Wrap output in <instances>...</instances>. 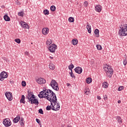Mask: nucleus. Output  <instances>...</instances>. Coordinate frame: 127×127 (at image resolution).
<instances>
[{"mask_svg":"<svg viewBox=\"0 0 127 127\" xmlns=\"http://www.w3.org/2000/svg\"><path fill=\"white\" fill-rule=\"evenodd\" d=\"M103 68L105 71H106V73L108 77H109V78H112L114 72L113 68H112L110 65H108L107 64L104 66Z\"/></svg>","mask_w":127,"mask_h":127,"instance_id":"1","label":"nucleus"},{"mask_svg":"<svg viewBox=\"0 0 127 127\" xmlns=\"http://www.w3.org/2000/svg\"><path fill=\"white\" fill-rule=\"evenodd\" d=\"M120 36H127V24H125L124 27L121 28L119 31Z\"/></svg>","mask_w":127,"mask_h":127,"instance_id":"2","label":"nucleus"},{"mask_svg":"<svg viewBox=\"0 0 127 127\" xmlns=\"http://www.w3.org/2000/svg\"><path fill=\"white\" fill-rule=\"evenodd\" d=\"M47 100L49 101L51 103H54L55 106H56L57 104V97H56V94H51L47 97Z\"/></svg>","mask_w":127,"mask_h":127,"instance_id":"3","label":"nucleus"},{"mask_svg":"<svg viewBox=\"0 0 127 127\" xmlns=\"http://www.w3.org/2000/svg\"><path fill=\"white\" fill-rule=\"evenodd\" d=\"M51 87L55 91H59V86L56 80L53 79L51 82Z\"/></svg>","mask_w":127,"mask_h":127,"instance_id":"4","label":"nucleus"},{"mask_svg":"<svg viewBox=\"0 0 127 127\" xmlns=\"http://www.w3.org/2000/svg\"><path fill=\"white\" fill-rule=\"evenodd\" d=\"M3 124L5 127H9L11 126V121L9 119L6 118L3 120Z\"/></svg>","mask_w":127,"mask_h":127,"instance_id":"5","label":"nucleus"},{"mask_svg":"<svg viewBox=\"0 0 127 127\" xmlns=\"http://www.w3.org/2000/svg\"><path fill=\"white\" fill-rule=\"evenodd\" d=\"M48 89H47L45 88H44L43 89V91L40 92L39 94H38V97L40 98V99H43V98H46V96H42V94H44V93H46L48 91Z\"/></svg>","mask_w":127,"mask_h":127,"instance_id":"6","label":"nucleus"},{"mask_svg":"<svg viewBox=\"0 0 127 127\" xmlns=\"http://www.w3.org/2000/svg\"><path fill=\"white\" fill-rule=\"evenodd\" d=\"M5 78H7V73H6V72L3 71H2L0 73V80L3 81Z\"/></svg>","mask_w":127,"mask_h":127,"instance_id":"7","label":"nucleus"},{"mask_svg":"<svg viewBox=\"0 0 127 127\" xmlns=\"http://www.w3.org/2000/svg\"><path fill=\"white\" fill-rule=\"evenodd\" d=\"M5 96L8 101H12V93L11 92H6L5 93Z\"/></svg>","mask_w":127,"mask_h":127,"instance_id":"8","label":"nucleus"},{"mask_svg":"<svg viewBox=\"0 0 127 127\" xmlns=\"http://www.w3.org/2000/svg\"><path fill=\"white\" fill-rule=\"evenodd\" d=\"M57 105H58V107L57 108V109H55V106H56ZM56 105H55V104H54V105H53V103H52V102H51V107L52 106V110L53 111H59V110H60V105H59V103H58L57 102V103H56Z\"/></svg>","mask_w":127,"mask_h":127,"instance_id":"9","label":"nucleus"},{"mask_svg":"<svg viewBox=\"0 0 127 127\" xmlns=\"http://www.w3.org/2000/svg\"><path fill=\"white\" fill-rule=\"evenodd\" d=\"M74 71L75 73H77V74H82L83 69L81 67L77 66L74 68Z\"/></svg>","mask_w":127,"mask_h":127,"instance_id":"10","label":"nucleus"},{"mask_svg":"<svg viewBox=\"0 0 127 127\" xmlns=\"http://www.w3.org/2000/svg\"><path fill=\"white\" fill-rule=\"evenodd\" d=\"M21 24V27L23 28L28 29H29V25L27 24L26 22H24L23 21H21L20 23Z\"/></svg>","mask_w":127,"mask_h":127,"instance_id":"11","label":"nucleus"},{"mask_svg":"<svg viewBox=\"0 0 127 127\" xmlns=\"http://www.w3.org/2000/svg\"><path fill=\"white\" fill-rule=\"evenodd\" d=\"M37 82L40 85H43V84H45V83H46V80L44 78H40L37 79Z\"/></svg>","mask_w":127,"mask_h":127,"instance_id":"12","label":"nucleus"},{"mask_svg":"<svg viewBox=\"0 0 127 127\" xmlns=\"http://www.w3.org/2000/svg\"><path fill=\"white\" fill-rule=\"evenodd\" d=\"M49 32V29L48 28H43L42 29V33L44 35H47Z\"/></svg>","mask_w":127,"mask_h":127,"instance_id":"13","label":"nucleus"},{"mask_svg":"<svg viewBox=\"0 0 127 127\" xmlns=\"http://www.w3.org/2000/svg\"><path fill=\"white\" fill-rule=\"evenodd\" d=\"M36 97H35V95H32V96L29 97V98H27V100H28L27 102L29 103H30V104H32V101L33 102L34 99H35Z\"/></svg>","mask_w":127,"mask_h":127,"instance_id":"14","label":"nucleus"},{"mask_svg":"<svg viewBox=\"0 0 127 127\" xmlns=\"http://www.w3.org/2000/svg\"><path fill=\"white\" fill-rule=\"evenodd\" d=\"M95 9L97 12H101V11H102V6L100 5H97L95 7Z\"/></svg>","mask_w":127,"mask_h":127,"instance_id":"15","label":"nucleus"},{"mask_svg":"<svg viewBox=\"0 0 127 127\" xmlns=\"http://www.w3.org/2000/svg\"><path fill=\"white\" fill-rule=\"evenodd\" d=\"M20 120V116L18 115V116H17L16 117H15L13 120V123H14V124H17V123H18V122H19Z\"/></svg>","mask_w":127,"mask_h":127,"instance_id":"16","label":"nucleus"},{"mask_svg":"<svg viewBox=\"0 0 127 127\" xmlns=\"http://www.w3.org/2000/svg\"><path fill=\"white\" fill-rule=\"evenodd\" d=\"M32 95H34L33 94V92H31L30 90H28V95L26 96V99H29Z\"/></svg>","mask_w":127,"mask_h":127,"instance_id":"17","label":"nucleus"},{"mask_svg":"<svg viewBox=\"0 0 127 127\" xmlns=\"http://www.w3.org/2000/svg\"><path fill=\"white\" fill-rule=\"evenodd\" d=\"M100 33V31L98 29H96L94 30V34L96 35V37L98 38L100 37V35L99 34Z\"/></svg>","mask_w":127,"mask_h":127,"instance_id":"18","label":"nucleus"},{"mask_svg":"<svg viewBox=\"0 0 127 127\" xmlns=\"http://www.w3.org/2000/svg\"><path fill=\"white\" fill-rule=\"evenodd\" d=\"M20 102L22 104H25V96H24V95H22Z\"/></svg>","mask_w":127,"mask_h":127,"instance_id":"19","label":"nucleus"},{"mask_svg":"<svg viewBox=\"0 0 127 127\" xmlns=\"http://www.w3.org/2000/svg\"><path fill=\"white\" fill-rule=\"evenodd\" d=\"M116 121H117L118 123L120 124H123V121L122 120V118L120 116L116 117Z\"/></svg>","mask_w":127,"mask_h":127,"instance_id":"20","label":"nucleus"},{"mask_svg":"<svg viewBox=\"0 0 127 127\" xmlns=\"http://www.w3.org/2000/svg\"><path fill=\"white\" fill-rule=\"evenodd\" d=\"M86 28L87 29V31L88 32V33H91V32H92V30L91 28V25H90V24L87 23V26L86 27Z\"/></svg>","mask_w":127,"mask_h":127,"instance_id":"21","label":"nucleus"},{"mask_svg":"<svg viewBox=\"0 0 127 127\" xmlns=\"http://www.w3.org/2000/svg\"><path fill=\"white\" fill-rule=\"evenodd\" d=\"M71 44L73 45H77V44H78V39H73V40H72Z\"/></svg>","mask_w":127,"mask_h":127,"instance_id":"22","label":"nucleus"},{"mask_svg":"<svg viewBox=\"0 0 127 127\" xmlns=\"http://www.w3.org/2000/svg\"><path fill=\"white\" fill-rule=\"evenodd\" d=\"M32 104L39 105V102H38V100H37V99L36 98L33 101H32Z\"/></svg>","mask_w":127,"mask_h":127,"instance_id":"23","label":"nucleus"},{"mask_svg":"<svg viewBox=\"0 0 127 127\" xmlns=\"http://www.w3.org/2000/svg\"><path fill=\"white\" fill-rule=\"evenodd\" d=\"M3 18L5 21H10V18L7 15H4Z\"/></svg>","mask_w":127,"mask_h":127,"instance_id":"24","label":"nucleus"},{"mask_svg":"<svg viewBox=\"0 0 127 127\" xmlns=\"http://www.w3.org/2000/svg\"><path fill=\"white\" fill-rule=\"evenodd\" d=\"M19 123L21 126H24V119L23 118H20Z\"/></svg>","mask_w":127,"mask_h":127,"instance_id":"25","label":"nucleus"},{"mask_svg":"<svg viewBox=\"0 0 127 127\" xmlns=\"http://www.w3.org/2000/svg\"><path fill=\"white\" fill-rule=\"evenodd\" d=\"M92 81H93V80L92 79V78H91V77H88L86 80V83L87 84H91V83H92Z\"/></svg>","mask_w":127,"mask_h":127,"instance_id":"26","label":"nucleus"},{"mask_svg":"<svg viewBox=\"0 0 127 127\" xmlns=\"http://www.w3.org/2000/svg\"><path fill=\"white\" fill-rule=\"evenodd\" d=\"M49 51H50L51 52H52V53H54V52H55V49H54L53 48H52L51 46L49 47Z\"/></svg>","mask_w":127,"mask_h":127,"instance_id":"27","label":"nucleus"},{"mask_svg":"<svg viewBox=\"0 0 127 127\" xmlns=\"http://www.w3.org/2000/svg\"><path fill=\"white\" fill-rule=\"evenodd\" d=\"M49 68L51 70H54V69H55V65L52 64H50L49 65Z\"/></svg>","mask_w":127,"mask_h":127,"instance_id":"28","label":"nucleus"},{"mask_svg":"<svg viewBox=\"0 0 127 127\" xmlns=\"http://www.w3.org/2000/svg\"><path fill=\"white\" fill-rule=\"evenodd\" d=\"M43 13L44 14H45V15H48L49 14V10H48V9H46L44 10Z\"/></svg>","mask_w":127,"mask_h":127,"instance_id":"29","label":"nucleus"},{"mask_svg":"<svg viewBox=\"0 0 127 127\" xmlns=\"http://www.w3.org/2000/svg\"><path fill=\"white\" fill-rule=\"evenodd\" d=\"M18 15H19V16H21V17H23V16L24 15V12L22 11L19 12L18 13Z\"/></svg>","mask_w":127,"mask_h":127,"instance_id":"30","label":"nucleus"},{"mask_svg":"<svg viewBox=\"0 0 127 127\" xmlns=\"http://www.w3.org/2000/svg\"><path fill=\"white\" fill-rule=\"evenodd\" d=\"M73 68H74V64H70L68 66L69 70H70V71H72Z\"/></svg>","mask_w":127,"mask_h":127,"instance_id":"31","label":"nucleus"},{"mask_svg":"<svg viewBox=\"0 0 127 127\" xmlns=\"http://www.w3.org/2000/svg\"><path fill=\"white\" fill-rule=\"evenodd\" d=\"M50 9L52 11H55V10H56V7L54 5H52L50 7Z\"/></svg>","mask_w":127,"mask_h":127,"instance_id":"32","label":"nucleus"},{"mask_svg":"<svg viewBox=\"0 0 127 127\" xmlns=\"http://www.w3.org/2000/svg\"><path fill=\"white\" fill-rule=\"evenodd\" d=\"M74 17H69L68 18L69 22H74Z\"/></svg>","mask_w":127,"mask_h":127,"instance_id":"33","label":"nucleus"},{"mask_svg":"<svg viewBox=\"0 0 127 127\" xmlns=\"http://www.w3.org/2000/svg\"><path fill=\"white\" fill-rule=\"evenodd\" d=\"M69 74L71 78H74V79L76 78V76H75V75L74 74V73H73V71L72 70H71V72H69Z\"/></svg>","mask_w":127,"mask_h":127,"instance_id":"34","label":"nucleus"},{"mask_svg":"<svg viewBox=\"0 0 127 127\" xmlns=\"http://www.w3.org/2000/svg\"><path fill=\"white\" fill-rule=\"evenodd\" d=\"M108 86H109V84L107 82H104L102 84L103 88H108Z\"/></svg>","mask_w":127,"mask_h":127,"instance_id":"35","label":"nucleus"},{"mask_svg":"<svg viewBox=\"0 0 127 127\" xmlns=\"http://www.w3.org/2000/svg\"><path fill=\"white\" fill-rule=\"evenodd\" d=\"M52 43V40L51 39L48 40L47 41V45L49 46Z\"/></svg>","mask_w":127,"mask_h":127,"instance_id":"36","label":"nucleus"},{"mask_svg":"<svg viewBox=\"0 0 127 127\" xmlns=\"http://www.w3.org/2000/svg\"><path fill=\"white\" fill-rule=\"evenodd\" d=\"M50 46H51L52 48L55 49V50H56V49H57V46L54 44H52Z\"/></svg>","mask_w":127,"mask_h":127,"instance_id":"37","label":"nucleus"},{"mask_svg":"<svg viewBox=\"0 0 127 127\" xmlns=\"http://www.w3.org/2000/svg\"><path fill=\"white\" fill-rule=\"evenodd\" d=\"M84 92H85V95H89V94H90V89H85Z\"/></svg>","mask_w":127,"mask_h":127,"instance_id":"38","label":"nucleus"},{"mask_svg":"<svg viewBox=\"0 0 127 127\" xmlns=\"http://www.w3.org/2000/svg\"><path fill=\"white\" fill-rule=\"evenodd\" d=\"M88 4H89V3H88V1H85L84 2V7H87Z\"/></svg>","mask_w":127,"mask_h":127,"instance_id":"39","label":"nucleus"},{"mask_svg":"<svg viewBox=\"0 0 127 127\" xmlns=\"http://www.w3.org/2000/svg\"><path fill=\"white\" fill-rule=\"evenodd\" d=\"M97 50H102V46L100 45H96Z\"/></svg>","mask_w":127,"mask_h":127,"instance_id":"40","label":"nucleus"},{"mask_svg":"<svg viewBox=\"0 0 127 127\" xmlns=\"http://www.w3.org/2000/svg\"><path fill=\"white\" fill-rule=\"evenodd\" d=\"M14 41L15 42H16V43H18V44H19L20 42H21V41H20V39H15Z\"/></svg>","mask_w":127,"mask_h":127,"instance_id":"41","label":"nucleus"},{"mask_svg":"<svg viewBox=\"0 0 127 127\" xmlns=\"http://www.w3.org/2000/svg\"><path fill=\"white\" fill-rule=\"evenodd\" d=\"M45 94H46V95L47 96H46V98H45V99H47V98H48L49 97V96H50V95H49V90H48V91L46 92V93H45Z\"/></svg>","mask_w":127,"mask_h":127,"instance_id":"42","label":"nucleus"},{"mask_svg":"<svg viewBox=\"0 0 127 127\" xmlns=\"http://www.w3.org/2000/svg\"><path fill=\"white\" fill-rule=\"evenodd\" d=\"M46 110L47 111H50V110H52V107H51V106H47Z\"/></svg>","mask_w":127,"mask_h":127,"instance_id":"43","label":"nucleus"},{"mask_svg":"<svg viewBox=\"0 0 127 127\" xmlns=\"http://www.w3.org/2000/svg\"><path fill=\"white\" fill-rule=\"evenodd\" d=\"M127 58H125V59H124V60L123 61V64L124 66H126V65H127Z\"/></svg>","mask_w":127,"mask_h":127,"instance_id":"44","label":"nucleus"},{"mask_svg":"<svg viewBox=\"0 0 127 127\" xmlns=\"http://www.w3.org/2000/svg\"><path fill=\"white\" fill-rule=\"evenodd\" d=\"M36 122H37L38 124H39V126H40V127H41V126H42V125H41V123H40V120H39V119H36Z\"/></svg>","mask_w":127,"mask_h":127,"instance_id":"45","label":"nucleus"},{"mask_svg":"<svg viewBox=\"0 0 127 127\" xmlns=\"http://www.w3.org/2000/svg\"><path fill=\"white\" fill-rule=\"evenodd\" d=\"M21 84L22 87H25V86H26V82H25V81H22Z\"/></svg>","mask_w":127,"mask_h":127,"instance_id":"46","label":"nucleus"},{"mask_svg":"<svg viewBox=\"0 0 127 127\" xmlns=\"http://www.w3.org/2000/svg\"><path fill=\"white\" fill-rule=\"evenodd\" d=\"M39 114H41V115H43L44 112H43V110H42V109H40L39 110Z\"/></svg>","mask_w":127,"mask_h":127,"instance_id":"47","label":"nucleus"},{"mask_svg":"<svg viewBox=\"0 0 127 127\" xmlns=\"http://www.w3.org/2000/svg\"><path fill=\"white\" fill-rule=\"evenodd\" d=\"M49 93H50V95H55V93L50 89H49Z\"/></svg>","mask_w":127,"mask_h":127,"instance_id":"48","label":"nucleus"},{"mask_svg":"<svg viewBox=\"0 0 127 127\" xmlns=\"http://www.w3.org/2000/svg\"><path fill=\"white\" fill-rule=\"evenodd\" d=\"M104 97V100H105V101H107V100H108V95H103Z\"/></svg>","mask_w":127,"mask_h":127,"instance_id":"49","label":"nucleus"},{"mask_svg":"<svg viewBox=\"0 0 127 127\" xmlns=\"http://www.w3.org/2000/svg\"><path fill=\"white\" fill-rule=\"evenodd\" d=\"M123 89H124L123 86H120L118 88V91H122V90H123Z\"/></svg>","mask_w":127,"mask_h":127,"instance_id":"50","label":"nucleus"},{"mask_svg":"<svg viewBox=\"0 0 127 127\" xmlns=\"http://www.w3.org/2000/svg\"><path fill=\"white\" fill-rule=\"evenodd\" d=\"M25 55H26L27 56H28V55H29V53H28V52H26L25 53Z\"/></svg>","mask_w":127,"mask_h":127,"instance_id":"51","label":"nucleus"},{"mask_svg":"<svg viewBox=\"0 0 127 127\" xmlns=\"http://www.w3.org/2000/svg\"><path fill=\"white\" fill-rule=\"evenodd\" d=\"M97 98L98 100H101V97L100 96H97Z\"/></svg>","mask_w":127,"mask_h":127,"instance_id":"52","label":"nucleus"},{"mask_svg":"<svg viewBox=\"0 0 127 127\" xmlns=\"http://www.w3.org/2000/svg\"><path fill=\"white\" fill-rule=\"evenodd\" d=\"M42 96H43V97H46V94H45V93H44L43 94H42Z\"/></svg>","mask_w":127,"mask_h":127,"instance_id":"53","label":"nucleus"},{"mask_svg":"<svg viewBox=\"0 0 127 127\" xmlns=\"http://www.w3.org/2000/svg\"><path fill=\"white\" fill-rule=\"evenodd\" d=\"M66 85L67 86V87H69V86H71V84H70V83H67L66 84Z\"/></svg>","mask_w":127,"mask_h":127,"instance_id":"54","label":"nucleus"},{"mask_svg":"<svg viewBox=\"0 0 127 127\" xmlns=\"http://www.w3.org/2000/svg\"><path fill=\"white\" fill-rule=\"evenodd\" d=\"M55 107V109H57V108H58V104H57Z\"/></svg>","mask_w":127,"mask_h":127,"instance_id":"55","label":"nucleus"},{"mask_svg":"<svg viewBox=\"0 0 127 127\" xmlns=\"http://www.w3.org/2000/svg\"><path fill=\"white\" fill-rule=\"evenodd\" d=\"M118 104H121V103H122V101H121V100H118Z\"/></svg>","mask_w":127,"mask_h":127,"instance_id":"56","label":"nucleus"},{"mask_svg":"<svg viewBox=\"0 0 127 127\" xmlns=\"http://www.w3.org/2000/svg\"><path fill=\"white\" fill-rule=\"evenodd\" d=\"M50 59H53V57H50Z\"/></svg>","mask_w":127,"mask_h":127,"instance_id":"57","label":"nucleus"},{"mask_svg":"<svg viewBox=\"0 0 127 127\" xmlns=\"http://www.w3.org/2000/svg\"><path fill=\"white\" fill-rule=\"evenodd\" d=\"M10 83H12V81H11V80H10Z\"/></svg>","mask_w":127,"mask_h":127,"instance_id":"58","label":"nucleus"},{"mask_svg":"<svg viewBox=\"0 0 127 127\" xmlns=\"http://www.w3.org/2000/svg\"><path fill=\"white\" fill-rule=\"evenodd\" d=\"M31 44H33V43H31Z\"/></svg>","mask_w":127,"mask_h":127,"instance_id":"59","label":"nucleus"},{"mask_svg":"<svg viewBox=\"0 0 127 127\" xmlns=\"http://www.w3.org/2000/svg\"><path fill=\"white\" fill-rule=\"evenodd\" d=\"M40 127H42V126H40Z\"/></svg>","mask_w":127,"mask_h":127,"instance_id":"60","label":"nucleus"}]
</instances>
